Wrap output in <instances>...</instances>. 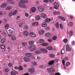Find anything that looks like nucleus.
<instances>
[{
	"instance_id": "f257e3e1",
	"label": "nucleus",
	"mask_w": 75,
	"mask_h": 75,
	"mask_svg": "<svg viewBox=\"0 0 75 75\" xmlns=\"http://www.w3.org/2000/svg\"><path fill=\"white\" fill-rule=\"evenodd\" d=\"M36 49V47L34 45H32L29 47V50L30 51H34Z\"/></svg>"
},
{
	"instance_id": "f03ea898",
	"label": "nucleus",
	"mask_w": 75,
	"mask_h": 75,
	"mask_svg": "<svg viewBox=\"0 0 75 75\" xmlns=\"http://www.w3.org/2000/svg\"><path fill=\"white\" fill-rule=\"evenodd\" d=\"M23 60L25 62H28L30 61L31 60V59L28 57H25L23 58Z\"/></svg>"
},
{
	"instance_id": "7ed1b4c3",
	"label": "nucleus",
	"mask_w": 75,
	"mask_h": 75,
	"mask_svg": "<svg viewBox=\"0 0 75 75\" xmlns=\"http://www.w3.org/2000/svg\"><path fill=\"white\" fill-rule=\"evenodd\" d=\"M22 4H23V3H20V2H19V3L18 4V6L21 8H25V7H26L25 5Z\"/></svg>"
},
{
	"instance_id": "20e7f679",
	"label": "nucleus",
	"mask_w": 75,
	"mask_h": 75,
	"mask_svg": "<svg viewBox=\"0 0 75 75\" xmlns=\"http://www.w3.org/2000/svg\"><path fill=\"white\" fill-rule=\"evenodd\" d=\"M48 71L50 72H55V69L53 68H48L47 69Z\"/></svg>"
},
{
	"instance_id": "39448f33",
	"label": "nucleus",
	"mask_w": 75,
	"mask_h": 75,
	"mask_svg": "<svg viewBox=\"0 0 75 75\" xmlns=\"http://www.w3.org/2000/svg\"><path fill=\"white\" fill-rule=\"evenodd\" d=\"M54 8L56 9V10H58V7H59V4H58L55 2L54 3Z\"/></svg>"
},
{
	"instance_id": "423d86ee",
	"label": "nucleus",
	"mask_w": 75,
	"mask_h": 75,
	"mask_svg": "<svg viewBox=\"0 0 75 75\" xmlns=\"http://www.w3.org/2000/svg\"><path fill=\"white\" fill-rule=\"evenodd\" d=\"M35 69L34 68H31L29 70V72L31 74H33V73L35 72Z\"/></svg>"
},
{
	"instance_id": "0eeeda50",
	"label": "nucleus",
	"mask_w": 75,
	"mask_h": 75,
	"mask_svg": "<svg viewBox=\"0 0 75 75\" xmlns=\"http://www.w3.org/2000/svg\"><path fill=\"white\" fill-rule=\"evenodd\" d=\"M66 50L67 52L71 51V47H69V45H67L66 46Z\"/></svg>"
},
{
	"instance_id": "6e6552de",
	"label": "nucleus",
	"mask_w": 75,
	"mask_h": 75,
	"mask_svg": "<svg viewBox=\"0 0 75 75\" xmlns=\"http://www.w3.org/2000/svg\"><path fill=\"white\" fill-rule=\"evenodd\" d=\"M38 10L40 12H42V11H44V9L42 6H39L38 7Z\"/></svg>"
},
{
	"instance_id": "1a4fd4ad",
	"label": "nucleus",
	"mask_w": 75,
	"mask_h": 75,
	"mask_svg": "<svg viewBox=\"0 0 75 75\" xmlns=\"http://www.w3.org/2000/svg\"><path fill=\"white\" fill-rule=\"evenodd\" d=\"M36 11V8L35 7H33L30 9V12L31 13H34Z\"/></svg>"
},
{
	"instance_id": "9d476101",
	"label": "nucleus",
	"mask_w": 75,
	"mask_h": 75,
	"mask_svg": "<svg viewBox=\"0 0 75 75\" xmlns=\"http://www.w3.org/2000/svg\"><path fill=\"white\" fill-rule=\"evenodd\" d=\"M30 36L31 37H35L36 36V35L34 32H31L30 34Z\"/></svg>"
},
{
	"instance_id": "9b49d317",
	"label": "nucleus",
	"mask_w": 75,
	"mask_h": 75,
	"mask_svg": "<svg viewBox=\"0 0 75 75\" xmlns=\"http://www.w3.org/2000/svg\"><path fill=\"white\" fill-rule=\"evenodd\" d=\"M58 18H59V19H60V20H62V21H66V19L64 17L59 16H58Z\"/></svg>"
},
{
	"instance_id": "f8f14e48",
	"label": "nucleus",
	"mask_w": 75,
	"mask_h": 75,
	"mask_svg": "<svg viewBox=\"0 0 75 75\" xmlns=\"http://www.w3.org/2000/svg\"><path fill=\"white\" fill-rule=\"evenodd\" d=\"M41 16L42 18H44V19L47 18V15L44 13H42L41 15Z\"/></svg>"
},
{
	"instance_id": "ddd939ff",
	"label": "nucleus",
	"mask_w": 75,
	"mask_h": 75,
	"mask_svg": "<svg viewBox=\"0 0 75 75\" xmlns=\"http://www.w3.org/2000/svg\"><path fill=\"white\" fill-rule=\"evenodd\" d=\"M20 2V3L23 4L27 3L28 2V0H21Z\"/></svg>"
},
{
	"instance_id": "4468645a",
	"label": "nucleus",
	"mask_w": 75,
	"mask_h": 75,
	"mask_svg": "<svg viewBox=\"0 0 75 75\" xmlns=\"http://www.w3.org/2000/svg\"><path fill=\"white\" fill-rule=\"evenodd\" d=\"M25 55L27 57H32V56H33V54L29 53H26L25 54Z\"/></svg>"
},
{
	"instance_id": "2eb2a0df",
	"label": "nucleus",
	"mask_w": 75,
	"mask_h": 75,
	"mask_svg": "<svg viewBox=\"0 0 75 75\" xmlns=\"http://www.w3.org/2000/svg\"><path fill=\"white\" fill-rule=\"evenodd\" d=\"M12 9V7L11 6H9L7 7L6 8V11H8V10H11Z\"/></svg>"
},
{
	"instance_id": "dca6fc26",
	"label": "nucleus",
	"mask_w": 75,
	"mask_h": 75,
	"mask_svg": "<svg viewBox=\"0 0 75 75\" xmlns=\"http://www.w3.org/2000/svg\"><path fill=\"white\" fill-rule=\"evenodd\" d=\"M7 3H4L1 5V8H5L7 6Z\"/></svg>"
},
{
	"instance_id": "f3484780",
	"label": "nucleus",
	"mask_w": 75,
	"mask_h": 75,
	"mask_svg": "<svg viewBox=\"0 0 75 75\" xmlns=\"http://www.w3.org/2000/svg\"><path fill=\"white\" fill-rule=\"evenodd\" d=\"M41 50L43 53H47V52H48V51L44 49H41Z\"/></svg>"
},
{
	"instance_id": "a211bd4d",
	"label": "nucleus",
	"mask_w": 75,
	"mask_h": 75,
	"mask_svg": "<svg viewBox=\"0 0 75 75\" xmlns=\"http://www.w3.org/2000/svg\"><path fill=\"white\" fill-rule=\"evenodd\" d=\"M24 35L25 36L28 35V32L27 31H25L23 33Z\"/></svg>"
},
{
	"instance_id": "6ab92c4d",
	"label": "nucleus",
	"mask_w": 75,
	"mask_h": 75,
	"mask_svg": "<svg viewBox=\"0 0 75 75\" xmlns=\"http://www.w3.org/2000/svg\"><path fill=\"white\" fill-rule=\"evenodd\" d=\"M47 23H43L42 25V27L43 28H45V27H47Z\"/></svg>"
},
{
	"instance_id": "aec40b11",
	"label": "nucleus",
	"mask_w": 75,
	"mask_h": 75,
	"mask_svg": "<svg viewBox=\"0 0 75 75\" xmlns=\"http://www.w3.org/2000/svg\"><path fill=\"white\" fill-rule=\"evenodd\" d=\"M54 61L53 60H52L49 62L48 63V64L49 65H52L54 64Z\"/></svg>"
},
{
	"instance_id": "412c9836",
	"label": "nucleus",
	"mask_w": 75,
	"mask_h": 75,
	"mask_svg": "<svg viewBox=\"0 0 75 75\" xmlns=\"http://www.w3.org/2000/svg\"><path fill=\"white\" fill-rule=\"evenodd\" d=\"M46 49L48 50H52V46H49L46 47Z\"/></svg>"
},
{
	"instance_id": "4be33fe9",
	"label": "nucleus",
	"mask_w": 75,
	"mask_h": 75,
	"mask_svg": "<svg viewBox=\"0 0 75 75\" xmlns=\"http://www.w3.org/2000/svg\"><path fill=\"white\" fill-rule=\"evenodd\" d=\"M51 35V33H46L45 35V37H50Z\"/></svg>"
},
{
	"instance_id": "5701e85b",
	"label": "nucleus",
	"mask_w": 75,
	"mask_h": 75,
	"mask_svg": "<svg viewBox=\"0 0 75 75\" xmlns=\"http://www.w3.org/2000/svg\"><path fill=\"white\" fill-rule=\"evenodd\" d=\"M32 25L33 26H37L38 25V23L37 22H34L33 23Z\"/></svg>"
},
{
	"instance_id": "b1692460",
	"label": "nucleus",
	"mask_w": 75,
	"mask_h": 75,
	"mask_svg": "<svg viewBox=\"0 0 75 75\" xmlns=\"http://www.w3.org/2000/svg\"><path fill=\"white\" fill-rule=\"evenodd\" d=\"M40 16H36L35 20L37 21L40 20Z\"/></svg>"
},
{
	"instance_id": "393cba45",
	"label": "nucleus",
	"mask_w": 75,
	"mask_h": 75,
	"mask_svg": "<svg viewBox=\"0 0 75 75\" xmlns=\"http://www.w3.org/2000/svg\"><path fill=\"white\" fill-rule=\"evenodd\" d=\"M5 29H8L9 28V25L8 24H6L5 25Z\"/></svg>"
},
{
	"instance_id": "a878e982",
	"label": "nucleus",
	"mask_w": 75,
	"mask_h": 75,
	"mask_svg": "<svg viewBox=\"0 0 75 75\" xmlns=\"http://www.w3.org/2000/svg\"><path fill=\"white\" fill-rule=\"evenodd\" d=\"M35 54H39L41 53V51L39 50H37L35 51Z\"/></svg>"
},
{
	"instance_id": "bb28decb",
	"label": "nucleus",
	"mask_w": 75,
	"mask_h": 75,
	"mask_svg": "<svg viewBox=\"0 0 75 75\" xmlns=\"http://www.w3.org/2000/svg\"><path fill=\"white\" fill-rule=\"evenodd\" d=\"M45 31L43 30H41L39 32V34L40 35H42V34H43L44 33Z\"/></svg>"
},
{
	"instance_id": "cd10ccee",
	"label": "nucleus",
	"mask_w": 75,
	"mask_h": 75,
	"mask_svg": "<svg viewBox=\"0 0 75 75\" xmlns=\"http://www.w3.org/2000/svg\"><path fill=\"white\" fill-rule=\"evenodd\" d=\"M11 40L12 41H15L16 40V38L14 36H12L11 38Z\"/></svg>"
},
{
	"instance_id": "c85d7f7f",
	"label": "nucleus",
	"mask_w": 75,
	"mask_h": 75,
	"mask_svg": "<svg viewBox=\"0 0 75 75\" xmlns=\"http://www.w3.org/2000/svg\"><path fill=\"white\" fill-rule=\"evenodd\" d=\"M28 43L29 45H33L34 43V42L32 41H29L28 42Z\"/></svg>"
},
{
	"instance_id": "c756f323",
	"label": "nucleus",
	"mask_w": 75,
	"mask_h": 75,
	"mask_svg": "<svg viewBox=\"0 0 75 75\" xmlns=\"http://www.w3.org/2000/svg\"><path fill=\"white\" fill-rule=\"evenodd\" d=\"M5 42V39L3 38L2 39L1 41V44H4Z\"/></svg>"
},
{
	"instance_id": "7c9ffc66",
	"label": "nucleus",
	"mask_w": 75,
	"mask_h": 75,
	"mask_svg": "<svg viewBox=\"0 0 75 75\" xmlns=\"http://www.w3.org/2000/svg\"><path fill=\"white\" fill-rule=\"evenodd\" d=\"M32 64L34 66H37V64L36 62H32Z\"/></svg>"
},
{
	"instance_id": "2f4dec72",
	"label": "nucleus",
	"mask_w": 75,
	"mask_h": 75,
	"mask_svg": "<svg viewBox=\"0 0 75 75\" xmlns=\"http://www.w3.org/2000/svg\"><path fill=\"white\" fill-rule=\"evenodd\" d=\"M1 48L3 50L5 48V45H1Z\"/></svg>"
},
{
	"instance_id": "473e14b6",
	"label": "nucleus",
	"mask_w": 75,
	"mask_h": 75,
	"mask_svg": "<svg viewBox=\"0 0 75 75\" xmlns=\"http://www.w3.org/2000/svg\"><path fill=\"white\" fill-rule=\"evenodd\" d=\"M12 16L14 15H13V12L11 11L10 12L9 14V17H11V16Z\"/></svg>"
},
{
	"instance_id": "72a5a7b5",
	"label": "nucleus",
	"mask_w": 75,
	"mask_h": 75,
	"mask_svg": "<svg viewBox=\"0 0 75 75\" xmlns=\"http://www.w3.org/2000/svg\"><path fill=\"white\" fill-rule=\"evenodd\" d=\"M17 12H18V11H17V10H16L14 11L13 12V16H14V15H15V14H16L17 13Z\"/></svg>"
},
{
	"instance_id": "f704fd0d",
	"label": "nucleus",
	"mask_w": 75,
	"mask_h": 75,
	"mask_svg": "<svg viewBox=\"0 0 75 75\" xmlns=\"http://www.w3.org/2000/svg\"><path fill=\"white\" fill-rule=\"evenodd\" d=\"M49 57L50 58H54L55 57V55L52 54H49Z\"/></svg>"
},
{
	"instance_id": "c9c22d12",
	"label": "nucleus",
	"mask_w": 75,
	"mask_h": 75,
	"mask_svg": "<svg viewBox=\"0 0 75 75\" xmlns=\"http://www.w3.org/2000/svg\"><path fill=\"white\" fill-rule=\"evenodd\" d=\"M42 46H44L45 47L47 46L48 45V43H45L42 44Z\"/></svg>"
},
{
	"instance_id": "e433bc0d",
	"label": "nucleus",
	"mask_w": 75,
	"mask_h": 75,
	"mask_svg": "<svg viewBox=\"0 0 75 75\" xmlns=\"http://www.w3.org/2000/svg\"><path fill=\"white\" fill-rule=\"evenodd\" d=\"M57 36H54L52 38V40H54V41H55L57 40Z\"/></svg>"
},
{
	"instance_id": "4c0bfd02",
	"label": "nucleus",
	"mask_w": 75,
	"mask_h": 75,
	"mask_svg": "<svg viewBox=\"0 0 75 75\" xmlns=\"http://www.w3.org/2000/svg\"><path fill=\"white\" fill-rule=\"evenodd\" d=\"M8 33L10 34H12L13 33V31L12 30L10 29L8 31Z\"/></svg>"
},
{
	"instance_id": "58836bf2",
	"label": "nucleus",
	"mask_w": 75,
	"mask_h": 75,
	"mask_svg": "<svg viewBox=\"0 0 75 75\" xmlns=\"http://www.w3.org/2000/svg\"><path fill=\"white\" fill-rule=\"evenodd\" d=\"M55 25L57 28H59V24L58 22L56 23Z\"/></svg>"
},
{
	"instance_id": "ea45409f",
	"label": "nucleus",
	"mask_w": 75,
	"mask_h": 75,
	"mask_svg": "<svg viewBox=\"0 0 75 75\" xmlns=\"http://www.w3.org/2000/svg\"><path fill=\"white\" fill-rule=\"evenodd\" d=\"M66 67H68L69 65H70V63L68 62H67L66 64Z\"/></svg>"
},
{
	"instance_id": "a19ab883",
	"label": "nucleus",
	"mask_w": 75,
	"mask_h": 75,
	"mask_svg": "<svg viewBox=\"0 0 75 75\" xmlns=\"http://www.w3.org/2000/svg\"><path fill=\"white\" fill-rule=\"evenodd\" d=\"M60 25V28L61 29V30H63V26L61 24H60L59 25Z\"/></svg>"
},
{
	"instance_id": "79ce46f5",
	"label": "nucleus",
	"mask_w": 75,
	"mask_h": 75,
	"mask_svg": "<svg viewBox=\"0 0 75 75\" xmlns=\"http://www.w3.org/2000/svg\"><path fill=\"white\" fill-rule=\"evenodd\" d=\"M40 43H44L45 42V41H44V40L42 39H41L40 40Z\"/></svg>"
},
{
	"instance_id": "37998d69",
	"label": "nucleus",
	"mask_w": 75,
	"mask_h": 75,
	"mask_svg": "<svg viewBox=\"0 0 75 75\" xmlns=\"http://www.w3.org/2000/svg\"><path fill=\"white\" fill-rule=\"evenodd\" d=\"M11 75H16V73H15L14 71H12L11 73Z\"/></svg>"
},
{
	"instance_id": "c03bdc74",
	"label": "nucleus",
	"mask_w": 75,
	"mask_h": 75,
	"mask_svg": "<svg viewBox=\"0 0 75 75\" xmlns=\"http://www.w3.org/2000/svg\"><path fill=\"white\" fill-rule=\"evenodd\" d=\"M69 26L72 27L73 26V23L72 22H70L69 24Z\"/></svg>"
},
{
	"instance_id": "a18cd8bd",
	"label": "nucleus",
	"mask_w": 75,
	"mask_h": 75,
	"mask_svg": "<svg viewBox=\"0 0 75 75\" xmlns=\"http://www.w3.org/2000/svg\"><path fill=\"white\" fill-rule=\"evenodd\" d=\"M25 16L26 17H28L29 16V14L28 13H25Z\"/></svg>"
},
{
	"instance_id": "49530a36",
	"label": "nucleus",
	"mask_w": 75,
	"mask_h": 75,
	"mask_svg": "<svg viewBox=\"0 0 75 75\" xmlns=\"http://www.w3.org/2000/svg\"><path fill=\"white\" fill-rule=\"evenodd\" d=\"M63 42L64 43H67V42H68V40L67 39H64L63 40Z\"/></svg>"
},
{
	"instance_id": "de8ad7c7",
	"label": "nucleus",
	"mask_w": 75,
	"mask_h": 75,
	"mask_svg": "<svg viewBox=\"0 0 75 75\" xmlns=\"http://www.w3.org/2000/svg\"><path fill=\"white\" fill-rule=\"evenodd\" d=\"M45 22L47 23H49V21H48V18H47L45 20Z\"/></svg>"
},
{
	"instance_id": "09e8293b",
	"label": "nucleus",
	"mask_w": 75,
	"mask_h": 75,
	"mask_svg": "<svg viewBox=\"0 0 75 75\" xmlns=\"http://www.w3.org/2000/svg\"><path fill=\"white\" fill-rule=\"evenodd\" d=\"M24 29H25V30H27L28 29V26L27 25L25 26Z\"/></svg>"
},
{
	"instance_id": "8fccbe9b",
	"label": "nucleus",
	"mask_w": 75,
	"mask_h": 75,
	"mask_svg": "<svg viewBox=\"0 0 75 75\" xmlns=\"http://www.w3.org/2000/svg\"><path fill=\"white\" fill-rule=\"evenodd\" d=\"M23 23H20L19 24V27H22V26H23Z\"/></svg>"
},
{
	"instance_id": "3c124183",
	"label": "nucleus",
	"mask_w": 75,
	"mask_h": 75,
	"mask_svg": "<svg viewBox=\"0 0 75 75\" xmlns=\"http://www.w3.org/2000/svg\"><path fill=\"white\" fill-rule=\"evenodd\" d=\"M18 69L19 71H22L23 70V67L21 66H20L18 67Z\"/></svg>"
},
{
	"instance_id": "603ef678",
	"label": "nucleus",
	"mask_w": 75,
	"mask_h": 75,
	"mask_svg": "<svg viewBox=\"0 0 75 75\" xmlns=\"http://www.w3.org/2000/svg\"><path fill=\"white\" fill-rule=\"evenodd\" d=\"M8 71H9V70L7 68H6L5 69V71L6 72H8Z\"/></svg>"
},
{
	"instance_id": "864d4df0",
	"label": "nucleus",
	"mask_w": 75,
	"mask_h": 75,
	"mask_svg": "<svg viewBox=\"0 0 75 75\" xmlns=\"http://www.w3.org/2000/svg\"><path fill=\"white\" fill-rule=\"evenodd\" d=\"M26 43L24 42L22 43V46H23V47H25V46H26Z\"/></svg>"
},
{
	"instance_id": "5fc2aeb1",
	"label": "nucleus",
	"mask_w": 75,
	"mask_h": 75,
	"mask_svg": "<svg viewBox=\"0 0 75 75\" xmlns=\"http://www.w3.org/2000/svg\"><path fill=\"white\" fill-rule=\"evenodd\" d=\"M65 52V50L62 49L61 51V54H64Z\"/></svg>"
},
{
	"instance_id": "6e6d98bb",
	"label": "nucleus",
	"mask_w": 75,
	"mask_h": 75,
	"mask_svg": "<svg viewBox=\"0 0 75 75\" xmlns=\"http://www.w3.org/2000/svg\"><path fill=\"white\" fill-rule=\"evenodd\" d=\"M73 34V32L72 31H71L70 33L69 34V36L70 37H71L72 35Z\"/></svg>"
},
{
	"instance_id": "4d7b16f0",
	"label": "nucleus",
	"mask_w": 75,
	"mask_h": 75,
	"mask_svg": "<svg viewBox=\"0 0 75 75\" xmlns=\"http://www.w3.org/2000/svg\"><path fill=\"white\" fill-rule=\"evenodd\" d=\"M68 59H69V58L68 57H66L64 59V60H65V61L68 60Z\"/></svg>"
},
{
	"instance_id": "13d9d810",
	"label": "nucleus",
	"mask_w": 75,
	"mask_h": 75,
	"mask_svg": "<svg viewBox=\"0 0 75 75\" xmlns=\"http://www.w3.org/2000/svg\"><path fill=\"white\" fill-rule=\"evenodd\" d=\"M75 44V42L74 41H73L71 42V45H74Z\"/></svg>"
},
{
	"instance_id": "bf43d9fd",
	"label": "nucleus",
	"mask_w": 75,
	"mask_h": 75,
	"mask_svg": "<svg viewBox=\"0 0 75 75\" xmlns=\"http://www.w3.org/2000/svg\"><path fill=\"white\" fill-rule=\"evenodd\" d=\"M8 66L9 67H11L12 66V64L11 63H9L8 64Z\"/></svg>"
},
{
	"instance_id": "052dcab7",
	"label": "nucleus",
	"mask_w": 75,
	"mask_h": 75,
	"mask_svg": "<svg viewBox=\"0 0 75 75\" xmlns=\"http://www.w3.org/2000/svg\"><path fill=\"white\" fill-rule=\"evenodd\" d=\"M48 42H52V39H49L48 40Z\"/></svg>"
},
{
	"instance_id": "680f3d73",
	"label": "nucleus",
	"mask_w": 75,
	"mask_h": 75,
	"mask_svg": "<svg viewBox=\"0 0 75 75\" xmlns=\"http://www.w3.org/2000/svg\"><path fill=\"white\" fill-rule=\"evenodd\" d=\"M48 1L50 3H52L54 1V0H48Z\"/></svg>"
},
{
	"instance_id": "e2e57ef3",
	"label": "nucleus",
	"mask_w": 75,
	"mask_h": 75,
	"mask_svg": "<svg viewBox=\"0 0 75 75\" xmlns=\"http://www.w3.org/2000/svg\"><path fill=\"white\" fill-rule=\"evenodd\" d=\"M44 2L47 3L48 2V0H44Z\"/></svg>"
},
{
	"instance_id": "0e129e2a",
	"label": "nucleus",
	"mask_w": 75,
	"mask_h": 75,
	"mask_svg": "<svg viewBox=\"0 0 75 75\" xmlns=\"http://www.w3.org/2000/svg\"><path fill=\"white\" fill-rule=\"evenodd\" d=\"M54 61L56 62H58L59 61V59H55L54 60Z\"/></svg>"
},
{
	"instance_id": "69168bd1",
	"label": "nucleus",
	"mask_w": 75,
	"mask_h": 75,
	"mask_svg": "<svg viewBox=\"0 0 75 75\" xmlns=\"http://www.w3.org/2000/svg\"><path fill=\"white\" fill-rule=\"evenodd\" d=\"M14 68L15 69H18V67L17 66H15L14 67Z\"/></svg>"
},
{
	"instance_id": "338daca9",
	"label": "nucleus",
	"mask_w": 75,
	"mask_h": 75,
	"mask_svg": "<svg viewBox=\"0 0 75 75\" xmlns=\"http://www.w3.org/2000/svg\"><path fill=\"white\" fill-rule=\"evenodd\" d=\"M32 58L33 59H35V56L32 57Z\"/></svg>"
},
{
	"instance_id": "774afa93",
	"label": "nucleus",
	"mask_w": 75,
	"mask_h": 75,
	"mask_svg": "<svg viewBox=\"0 0 75 75\" xmlns=\"http://www.w3.org/2000/svg\"><path fill=\"white\" fill-rule=\"evenodd\" d=\"M55 75H61V74H60V73H56L55 74Z\"/></svg>"
}]
</instances>
